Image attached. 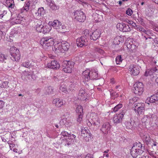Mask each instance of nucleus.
<instances>
[{
  "mask_svg": "<svg viewBox=\"0 0 158 158\" xmlns=\"http://www.w3.org/2000/svg\"><path fill=\"white\" fill-rule=\"evenodd\" d=\"M144 150V147L140 142L135 143L131 150V154L133 158L141 155Z\"/></svg>",
  "mask_w": 158,
  "mask_h": 158,
  "instance_id": "nucleus-1",
  "label": "nucleus"
},
{
  "mask_svg": "<svg viewBox=\"0 0 158 158\" xmlns=\"http://www.w3.org/2000/svg\"><path fill=\"white\" fill-rule=\"evenodd\" d=\"M40 43L43 48L47 49L52 45L54 43V39L52 38L49 37L43 38L41 39Z\"/></svg>",
  "mask_w": 158,
  "mask_h": 158,
  "instance_id": "nucleus-2",
  "label": "nucleus"
},
{
  "mask_svg": "<svg viewBox=\"0 0 158 158\" xmlns=\"http://www.w3.org/2000/svg\"><path fill=\"white\" fill-rule=\"evenodd\" d=\"M143 87L142 83L139 82H136L134 85L133 92L136 95H140L143 91Z\"/></svg>",
  "mask_w": 158,
  "mask_h": 158,
  "instance_id": "nucleus-3",
  "label": "nucleus"
},
{
  "mask_svg": "<svg viewBox=\"0 0 158 158\" xmlns=\"http://www.w3.org/2000/svg\"><path fill=\"white\" fill-rule=\"evenodd\" d=\"M74 63L70 61H64L63 63V69L66 73H70L72 72V70L73 67Z\"/></svg>",
  "mask_w": 158,
  "mask_h": 158,
  "instance_id": "nucleus-4",
  "label": "nucleus"
},
{
  "mask_svg": "<svg viewBox=\"0 0 158 158\" xmlns=\"http://www.w3.org/2000/svg\"><path fill=\"white\" fill-rule=\"evenodd\" d=\"M74 18L79 22H83L85 20L86 16L84 13L80 10H76L74 13Z\"/></svg>",
  "mask_w": 158,
  "mask_h": 158,
  "instance_id": "nucleus-5",
  "label": "nucleus"
},
{
  "mask_svg": "<svg viewBox=\"0 0 158 158\" xmlns=\"http://www.w3.org/2000/svg\"><path fill=\"white\" fill-rule=\"evenodd\" d=\"M134 110L135 113L138 115L143 114L145 111L144 104L140 103L135 104Z\"/></svg>",
  "mask_w": 158,
  "mask_h": 158,
  "instance_id": "nucleus-6",
  "label": "nucleus"
},
{
  "mask_svg": "<svg viewBox=\"0 0 158 158\" xmlns=\"http://www.w3.org/2000/svg\"><path fill=\"white\" fill-rule=\"evenodd\" d=\"M22 79L25 81L28 79L30 80H34L35 79V75L33 74V72L24 71L21 77Z\"/></svg>",
  "mask_w": 158,
  "mask_h": 158,
  "instance_id": "nucleus-7",
  "label": "nucleus"
},
{
  "mask_svg": "<svg viewBox=\"0 0 158 158\" xmlns=\"http://www.w3.org/2000/svg\"><path fill=\"white\" fill-rule=\"evenodd\" d=\"M10 54L15 61L18 60L20 58L19 51L15 47H12L10 48Z\"/></svg>",
  "mask_w": 158,
  "mask_h": 158,
  "instance_id": "nucleus-8",
  "label": "nucleus"
},
{
  "mask_svg": "<svg viewBox=\"0 0 158 158\" xmlns=\"http://www.w3.org/2000/svg\"><path fill=\"white\" fill-rule=\"evenodd\" d=\"M36 30L38 32H42L43 33L45 34L47 32H48L50 30V29L48 28L47 29L46 27H44V26L41 24V22L40 21H38L36 25Z\"/></svg>",
  "mask_w": 158,
  "mask_h": 158,
  "instance_id": "nucleus-9",
  "label": "nucleus"
},
{
  "mask_svg": "<svg viewBox=\"0 0 158 158\" xmlns=\"http://www.w3.org/2000/svg\"><path fill=\"white\" fill-rule=\"evenodd\" d=\"M76 44L78 47H82L87 45L88 42L87 39L84 36H81L78 38L76 40Z\"/></svg>",
  "mask_w": 158,
  "mask_h": 158,
  "instance_id": "nucleus-10",
  "label": "nucleus"
},
{
  "mask_svg": "<svg viewBox=\"0 0 158 158\" xmlns=\"http://www.w3.org/2000/svg\"><path fill=\"white\" fill-rule=\"evenodd\" d=\"M117 28L123 32L129 31H130L129 26L127 24L123 23H118L116 25Z\"/></svg>",
  "mask_w": 158,
  "mask_h": 158,
  "instance_id": "nucleus-11",
  "label": "nucleus"
},
{
  "mask_svg": "<svg viewBox=\"0 0 158 158\" xmlns=\"http://www.w3.org/2000/svg\"><path fill=\"white\" fill-rule=\"evenodd\" d=\"M129 70L134 76H136L139 73V69L136 65L131 64L129 67Z\"/></svg>",
  "mask_w": 158,
  "mask_h": 158,
  "instance_id": "nucleus-12",
  "label": "nucleus"
},
{
  "mask_svg": "<svg viewBox=\"0 0 158 158\" xmlns=\"http://www.w3.org/2000/svg\"><path fill=\"white\" fill-rule=\"evenodd\" d=\"M48 24L56 30L57 31L61 30L60 27L61 26V23L58 20H54L53 22L50 21Z\"/></svg>",
  "mask_w": 158,
  "mask_h": 158,
  "instance_id": "nucleus-13",
  "label": "nucleus"
},
{
  "mask_svg": "<svg viewBox=\"0 0 158 158\" xmlns=\"http://www.w3.org/2000/svg\"><path fill=\"white\" fill-rule=\"evenodd\" d=\"M156 95H153L148 97L145 101V103L149 104V103H157L158 102V96Z\"/></svg>",
  "mask_w": 158,
  "mask_h": 158,
  "instance_id": "nucleus-14",
  "label": "nucleus"
},
{
  "mask_svg": "<svg viewBox=\"0 0 158 158\" xmlns=\"http://www.w3.org/2000/svg\"><path fill=\"white\" fill-rule=\"evenodd\" d=\"M52 103L58 107H60L65 104V102L62 99L56 98L53 100Z\"/></svg>",
  "mask_w": 158,
  "mask_h": 158,
  "instance_id": "nucleus-15",
  "label": "nucleus"
},
{
  "mask_svg": "<svg viewBox=\"0 0 158 158\" xmlns=\"http://www.w3.org/2000/svg\"><path fill=\"white\" fill-rule=\"evenodd\" d=\"M87 94L84 90L81 89L78 94V98L82 101L85 100L87 98Z\"/></svg>",
  "mask_w": 158,
  "mask_h": 158,
  "instance_id": "nucleus-16",
  "label": "nucleus"
},
{
  "mask_svg": "<svg viewBox=\"0 0 158 158\" xmlns=\"http://www.w3.org/2000/svg\"><path fill=\"white\" fill-rule=\"evenodd\" d=\"M81 135L84 138H87L88 139H86V140L88 141L89 140V138L91 137V134L89 133V131L87 130V128H84L81 129Z\"/></svg>",
  "mask_w": 158,
  "mask_h": 158,
  "instance_id": "nucleus-17",
  "label": "nucleus"
},
{
  "mask_svg": "<svg viewBox=\"0 0 158 158\" xmlns=\"http://www.w3.org/2000/svg\"><path fill=\"white\" fill-rule=\"evenodd\" d=\"M110 128V126L109 123L106 122L103 124L101 129V131L104 134L108 133Z\"/></svg>",
  "mask_w": 158,
  "mask_h": 158,
  "instance_id": "nucleus-18",
  "label": "nucleus"
},
{
  "mask_svg": "<svg viewBox=\"0 0 158 158\" xmlns=\"http://www.w3.org/2000/svg\"><path fill=\"white\" fill-rule=\"evenodd\" d=\"M48 66L49 68L57 69L60 68V65L56 61L52 60L51 63H48Z\"/></svg>",
  "mask_w": 158,
  "mask_h": 158,
  "instance_id": "nucleus-19",
  "label": "nucleus"
},
{
  "mask_svg": "<svg viewBox=\"0 0 158 158\" xmlns=\"http://www.w3.org/2000/svg\"><path fill=\"white\" fill-rule=\"evenodd\" d=\"M52 50L56 53L62 52L61 45L60 43H57L54 45L52 47Z\"/></svg>",
  "mask_w": 158,
  "mask_h": 158,
  "instance_id": "nucleus-20",
  "label": "nucleus"
},
{
  "mask_svg": "<svg viewBox=\"0 0 158 158\" xmlns=\"http://www.w3.org/2000/svg\"><path fill=\"white\" fill-rule=\"evenodd\" d=\"M101 33L100 31L98 30H96L94 32L90 34V39L94 40H95L98 39L100 36Z\"/></svg>",
  "mask_w": 158,
  "mask_h": 158,
  "instance_id": "nucleus-21",
  "label": "nucleus"
},
{
  "mask_svg": "<svg viewBox=\"0 0 158 158\" xmlns=\"http://www.w3.org/2000/svg\"><path fill=\"white\" fill-rule=\"evenodd\" d=\"M98 71L96 69H92L90 71V79L96 80L98 79Z\"/></svg>",
  "mask_w": 158,
  "mask_h": 158,
  "instance_id": "nucleus-22",
  "label": "nucleus"
},
{
  "mask_svg": "<svg viewBox=\"0 0 158 158\" xmlns=\"http://www.w3.org/2000/svg\"><path fill=\"white\" fill-rule=\"evenodd\" d=\"M123 118L122 115L116 114L114 115L113 117L114 123H119L121 122Z\"/></svg>",
  "mask_w": 158,
  "mask_h": 158,
  "instance_id": "nucleus-23",
  "label": "nucleus"
},
{
  "mask_svg": "<svg viewBox=\"0 0 158 158\" xmlns=\"http://www.w3.org/2000/svg\"><path fill=\"white\" fill-rule=\"evenodd\" d=\"M90 71L87 69L84 71L82 73L83 78L85 81H88L90 79Z\"/></svg>",
  "mask_w": 158,
  "mask_h": 158,
  "instance_id": "nucleus-24",
  "label": "nucleus"
},
{
  "mask_svg": "<svg viewBox=\"0 0 158 158\" xmlns=\"http://www.w3.org/2000/svg\"><path fill=\"white\" fill-rule=\"evenodd\" d=\"M152 117V114H150L149 116L148 115L144 116L141 119L142 122L146 125L149 123Z\"/></svg>",
  "mask_w": 158,
  "mask_h": 158,
  "instance_id": "nucleus-25",
  "label": "nucleus"
},
{
  "mask_svg": "<svg viewBox=\"0 0 158 158\" xmlns=\"http://www.w3.org/2000/svg\"><path fill=\"white\" fill-rule=\"evenodd\" d=\"M60 122L63 123V124L66 126L69 127L72 124V123L69 119V118H64L60 121Z\"/></svg>",
  "mask_w": 158,
  "mask_h": 158,
  "instance_id": "nucleus-26",
  "label": "nucleus"
},
{
  "mask_svg": "<svg viewBox=\"0 0 158 158\" xmlns=\"http://www.w3.org/2000/svg\"><path fill=\"white\" fill-rule=\"evenodd\" d=\"M60 45H61L62 52H64L65 51H68L69 49L70 45L67 42H65L62 43H60Z\"/></svg>",
  "mask_w": 158,
  "mask_h": 158,
  "instance_id": "nucleus-27",
  "label": "nucleus"
},
{
  "mask_svg": "<svg viewBox=\"0 0 158 158\" xmlns=\"http://www.w3.org/2000/svg\"><path fill=\"white\" fill-rule=\"evenodd\" d=\"M92 124L94 126H96V127H99L100 125V120L99 118L96 116L95 117L92 118Z\"/></svg>",
  "mask_w": 158,
  "mask_h": 158,
  "instance_id": "nucleus-28",
  "label": "nucleus"
},
{
  "mask_svg": "<svg viewBox=\"0 0 158 158\" xmlns=\"http://www.w3.org/2000/svg\"><path fill=\"white\" fill-rule=\"evenodd\" d=\"M91 49L93 52H97L100 54H102L104 52V51L102 50L96 46L94 45L93 46Z\"/></svg>",
  "mask_w": 158,
  "mask_h": 158,
  "instance_id": "nucleus-29",
  "label": "nucleus"
},
{
  "mask_svg": "<svg viewBox=\"0 0 158 158\" xmlns=\"http://www.w3.org/2000/svg\"><path fill=\"white\" fill-rule=\"evenodd\" d=\"M61 139L62 142L61 143L64 146H66L67 145L69 146L71 143L72 142L69 140V139H68V138H65V139Z\"/></svg>",
  "mask_w": 158,
  "mask_h": 158,
  "instance_id": "nucleus-30",
  "label": "nucleus"
},
{
  "mask_svg": "<svg viewBox=\"0 0 158 158\" xmlns=\"http://www.w3.org/2000/svg\"><path fill=\"white\" fill-rule=\"evenodd\" d=\"M45 13V11L43 7H41L38 9L37 12L35 13L36 15L38 16H41L42 15H44Z\"/></svg>",
  "mask_w": 158,
  "mask_h": 158,
  "instance_id": "nucleus-31",
  "label": "nucleus"
},
{
  "mask_svg": "<svg viewBox=\"0 0 158 158\" xmlns=\"http://www.w3.org/2000/svg\"><path fill=\"white\" fill-rule=\"evenodd\" d=\"M136 29L138 31L143 32L144 33H145L146 34L148 35L149 34H151L150 32L148 31H146L143 27L139 26H137Z\"/></svg>",
  "mask_w": 158,
  "mask_h": 158,
  "instance_id": "nucleus-32",
  "label": "nucleus"
},
{
  "mask_svg": "<svg viewBox=\"0 0 158 158\" xmlns=\"http://www.w3.org/2000/svg\"><path fill=\"white\" fill-rule=\"evenodd\" d=\"M7 56L5 54L2 53H0V63H5L7 60Z\"/></svg>",
  "mask_w": 158,
  "mask_h": 158,
  "instance_id": "nucleus-33",
  "label": "nucleus"
},
{
  "mask_svg": "<svg viewBox=\"0 0 158 158\" xmlns=\"http://www.w3.org/2000/svg\"><path fill=\"white\" fill-rule=\"evenodd\" d=\"M7 6L9 8L11 9L13 8L15 6L14 2L13 0H11V2H10V0H7L6 1Z\"/></svg>",
  "mask_w": 158,
  "mask_h": 158,
  "instance_id": "nucleus-34",
  "label": "nucleus"
},
{
  "mask_svg": "<svg viewBox=\"0 0 158 158\" xmlns=\"http://www.w3.org/2000/svg\"><path fill=\"white\" fill-rule=\"evenodd\" d=\"M22 65L23 67L29 68H31L32 66L31 64L28 61H25L23 62L22 64Z\"/></svg>",
  "mask_w": 158,
  "mask_h": 158,
  "instance_id": "nucleus-35",
  "label": "nucleus"
},
{
  "mask_svg": "<svg viewBox=\"0 0 158 158\" xmlns=\"http://www.w3.org/2000/svg\"><path fill=\"white\" fill-rule=\"evenodd\" d=\"M53 93V90L52 87L49 86L46 90V95H50Z\"/></svg>",
  "mask_w": 158,
  "mask_h": 158,
  "instance_id": "nucleus-36",
  "label": "nucleus"
},
{
  "mask_svg": "<svg viewBox=\"0 0 158 158\" xmlns=\"http://www.w3.org/2000/svg\"><path fill=\"white\" fill-rule=\"evenodd\" d=\"M61 137L60 139H65V138H68V136L69 135V133L65 131H63L61 133Z\"/></svg>",
  "mask_w": 158,
  "mask_h": 158,
  "instance_id": "nucleus-37",
  "label": "nucleus"
},
{
  "mask_svg": "<svg viewBox=\"0 0 158 158\" xmlns=\"http://www.w3.org/2000/svg\"><path fill=\"white\" fill-rule=\"evenodd\" d=\"M144 141L147 145L151 144L152 142L150 140V138L149 136H147L144 137Z\"/></svg>",
  "mask_w": 158,
  "mask_h": 158,
  "instance_id": "nucleus-38",
  "label": "nucleus"
},
{
  "mask_svg": "<svg viewBox=\"0 0 158 158\" xmlns=\"http://www.w3.org/2000/svg\"><path fill=\"white\" fill-rule=\"evenodd\" d=\"M76 112L79 114H82L83 113L82 107L81 106H78L76 108Z\"/></svg>",
  "mask_w": 158,
  "mask_h": 158,
  "instance_id": "nucleus-39",
  "label": "nucleus"
},
{
  "mask_svg": "<svg viewBox=\"0 0 158 158\" xmlns=\"http://www.w3.org/2000/svg\"><path fill=\"white\" fill-rule=\"evenodd\" d=\"M121 40V38L119 37H117L114 39V43L116 45H118L120 43Z\"/></svg>",
  "mask_w": 158,
  "mask_h": 158,
  "instance_id": "nucleus-40",
  "label": "nucleus"
},
{
  "mask_svg": "<svg viewBox=\"0 0 158 158\" xmlns=\"http://www.w3.org/2000/svg\"><path fill=\"white\" fill-rule=\"evenodd\" d=\"M116 62L117 64H119L122 61V59L121 56V55H119L117 56L115 58Z\"/></svg>",
  "mask_w": 158,
  "mask_h": 158,
  "instance_id": "nucleus-41",
  "label": "nucleus"
},
{
  "mask_svg": "<svg viewBox=\"0 0 158 158\" xmlns=\"http://www.w3.org/2000/svg\"><path fill=\"white\" fill-rule=\"evenodd\" d=\"M123 105L122 104H119L114 107L113 109V111L115 112L117 111L119 109L123 107Z\"/></svg>",
  "mask_w": 158,
  "mask_h": 158,
  "instance_id": "nucleus-42",
  "label": "nucleus"
},
{
  "mask_svg": "<svg viewBox=\"0 0 158 158\" xmlns=\"http://www.w3.org/2000/svg\"><path fill=\"white\" fill-rule=\"evenodd\" d=\"M60 90L62 92L66 93L67 92L66 87L64 85H61L60 88Z\"/></svg>",
  "mask_w": 158,
  "mask_h": 158,
  "instance_id": "nucleus-43",
  "label": "nucleus"
},
{
  "mask_svg": "<svg viewBox=\"0 0 158 158\" xmlns=\"http://www.w3.org/2000/svg\"><path fill=\"white\" fill-rule=\"evenodd\" d=\"M76 136L73 134H69V135L68 136V139H69L70 141H71L74 139H75Z\"/></svg>",
  "mask_w": 158,
  "mask_h": 158,
  "instance_id": "nucleus-44",
  "label": "nucleus"
},
{
  "mask_svg": "<svg viewBox=\"0 0 158 158\" xmlns=\"http://www.w3.org/2000/svg\"><path fill=\"white\" fill-rule=\"evenodd\" d=\"M53 2L51 3L50 4L48 5L50 6L51 8L53 10H56L57 9V7L56 6V5L53 3Z\"/></svg>",
  "mask_w": 158,
  "mask_h": 158,
  "instance_id": "nucleus-45",
  "label": "nucleus"
},
{
  "mask_svg": "<svg viewBox=\"0 0 158 158\" xmlns=\"http://www.w3.org/2000/svg\"><path fill=\"white\" fill-rule=\"evenodd\" d=\"M83 34L86 37L90 36L89 31L88 29H86L83 31Z\"/></svg>",
  "mask_w": 158,
  "mask_h": 158,
  "instance_id": "nucleus-46",
  "label": "nucleus"
},
{
  "mask_svg": "<svg viewBox=\"0 0 158 158\" xmlns=\"http://www.w3.org/2000/svg\"><path fill=\"white\" fill-rule=\"evenodd\" d=\"M8 144L9 145L10 149L11 150L12 148L16 147V146H17V145H16L15 144L13 143L12 142L8 143Z\"/></svg>",
  "mask_w": 158,
  "mask_h": 158,
  "instance_id": "nucleus-47",
  "label": "nucleus"
},
{
  "mask_svg": "<svg viewBox=\"0 0 158 158\" xmlns=\"http://www.w3.org/2000/svg\"><path fill=\"white\" fill-rule=\"evenodd\" d=\"M30 3L29 2H27L26 4L24 6V10H26L28 11L29 10V8L30 6Z\"/></svg>",
  "mask_w": 158,
  "mask_h": 158,
  "instance_id": "nucleus-48",
  "label": "nucleus"
},
{
  "mask_svg": "<svg viewBox=\"0 0 158 158\" xmlns=\"http://www.w3.org/2000/svg\"><path fill=\"white\" fill-rule=\"evenodd\" d=\"M82 114H78V117L77 120L79 123H81L82 121Z\"/></svg>",
  "mask_w": 158,
  "mask_h": 158,
  "instance_id": "nucleus-49",
  "label": "nucleus"
},
{
  "mask_svg": "<svg viewBox=\"0 0 158 158\" xmlns=\"http://www.w3.org/2000/svg\"><path fill=\"white\" fill-rule=\"evenodd\" d=\"M132 10L130 8L127 9L126 11V14L129 16H131L132 14Z\"/></svg>",
  "mask_w": 158,
  "mask_h": 158,
  "instance_id": "nucleus-50",
  "label": "nucleus"
},
{
  "mask_svg": "<svg viewBox=\"0 0 158 158\" xmlns=\"http://www.w3.org/2000/svg\"><path fill=\"white\" fill-rule=\"evenodd\" d=\"M126 46L127 48L130 50L132 51L133 50V49L132 48V46H134L133 45L130 44H129V43H127Z\"/></svg>",
  "mask_w": 158,
  "mask_h": 158,
  "instance_id": "nucleus-51",
  "label": "nucleus"
},
{
  "mask_svg": "<svg viewBox=\"0 0 158 158\" xmlns=\"http://www.w3.org/2000/svg\"><path fill=\"white\" fill-rule=\"evenodd\" d=\"M138 98L136 97H135L131 99L130 100V102L131 103H134L136 102L138 99Z\"/></svg>",
  "mask_w": 158,
  "mask_h": 158,
  "instance_id": "nucleus-52",
  "label": "nucleus"
},
{
  "mask_svg": "<svg viewBox=\"0 0 158 158\" xmlns=\"http://www.w3.org/2000/svg\"><path fill=\"white\" fill-rule=\"evenodd\" d=\"M66 28V27L64 25H61V26L60 27V29L61 30L60 31H58L60 32H62L63 31H65V29Z\"/></svg>",
  "mask_w": 158,
  "mask_h": 158,
  "instance_id": "nucleus-53",
  "label": "nucleus"
},
{
  "mask_svg": "<svg viewBox=\"0 0 158 158\" xmlns=\"http://www.w3.org/2000/svg\"><path fill=\"white\" fill-rule=\"evenodd\" d=\"M148 153L149 155L152 157L153 158H156V157L155 156V153L151 151H149Z\"/></svg>",
  "mask_w": 158,
  "mask_h": 158,
  "instance_id": "nucleus-54",
  "label": "nucleus"
},
{
  "mask_svg": "<svg viewBox=\"0 0 158 158\" xmlns=\"http://www.w3.org/2000/svg\"><path fill=\"white\" fill-rule=\"evenodd\" d=\"M4 105V102L2 100H0V109H2Z\"/></svg>",
  "mask_w": 158,
  "mask_h": 158,
  "instance_id": "nucleus-55",
  "label": "nucleus"
},
{
  "mask_svg": "<svg viewBox=\"0 0 158 158\" xmlns=\"http://www.w3.org/2000/svg\"><path fill=\"white\" fill-rule=\"evenodd\" d=\"M151 70H150L148 72L147 71H146L144 73V75L146 76H148L149 75H151Z\"/></svg>",
  "mask_w": 158,
  "mask_h": 158,
  "instance_id": "nucleus-56",
  "label": "nucleus"
},
{
  "mask_svg": "<svg viewBox=\"0 0 158 158\" xmlns=\"http://www.w3.org/2000/svg\"><path fill=\"white\" fill-rule=\"evenodd\" d=\"M126 112V110L125 109H123L122 111L119 114H121L123 115V118L124 115L125 114Z\"/></svg>",
  "mask_w": 158,
  "mask_h": 158,
  "instance_id": "nucleus-57",
  "label": "nucleus"
},
{
  "mask_svg": "<svg viewBox=\"0 0 158 158\" xmlns=\"http://www.w3.org/2000/svg\"><path fill=\"white\" fill-rule=\"evenodd\" d=\"M4 147L1 145L0 144V153L2 154L4 152V150H3V148H4Z\"/></svg>",
  "mask_w": 158,
  "mask_h": 158,
  "instance_id": "nucleus-58",
  "label": "nucleus"
},
{
  "mask_svg": "<svg viewBox=\"0 0 158 158\" xmlns=\"http://www.w3.org/2000/svg\"><path fill=\"white\" fill-rule=\"evenodd\" d=\"M138 20L140 23H141V24L142 25L143 23V20L142 18L140 17H138Z\"/></svg>",
  "mask_w": 158,
  "mask_h": 158,
  "instance_id": "nucleus-59",
  "label": "nucleus"
},
{
  "mask_svg": "<svg viewBox=\"0 0 158 158\" xmlns=\"http://www.w3.org/2000/svg\"><path fill=\"white\" fill-rule=\"evenodd\" d=\"M84 158H93V155L90 154H87Z\"/></svg>",
  "mask_w": 158,
  "mask_h": 158,
  "instance_id": "nucleus-60",
  "label": "nucleus"
},
{
  "mask_svg": "<svg viewBox=\"0 0 158 158\" xmlns=\"http://www.w3.org/2000/svg\"><path fill=\"white\" fill-rule=\"evenodd\" d=\"M151 73L153 72V73L156 72L157 71V69L156 68H153V69H151L150 70Z\"/></svg>",
  "mask_w": 158,
  "mask_h": 158,
  "instance_id": "nucleus-61",
  "label": "nucleus"
},
{
  "mask_svg": "<svg viewBox=\"0 0 158 158\" xmlns=\"http://www.w3.org/2000/svg\"><path fill=\"white\" fill-rule=\"evenodd\" d=\"M47 4L48 5L50 4L51 3H52L53 2L52 0H46Z\"/></svg>",
  "mask_w": 158,
  "mask_h": 158,
  "instance_id": "nucleus-62",
  "label": "nucleus"
},
{
  "mask_svg": "<svg viewBox=\"0 0 158 158\" xmlns=\"http://www.w3.org/2000/svg\"><path fill=\"white\" fill-rule=\"evenodd\" d=\"M127 123L128 125V126L127 127H128L129 129H131L132 127V125L131 124V123Z\"/></svg>",
  "mask_w": 158,
  "mask_h": 158,
  "instance_id": "nucleus-63",
  "label": "nucleus"
},
{
  "mask_svg": "<svg viewBox=\"0 0 158 158\" xmlns=\"http://www.w3.org/2000/svg\"><path fill=\"white\" fill-rule=\"evenodd\" d=\"M140 158H149V156L147 155H144L143 156L141 157Z\"/></svg>",
  "mask_w": 158,
  "mask_h": 158,
  "instance_id": "nucleus-64",
  "label": "nucleus"
}]
</instances>
